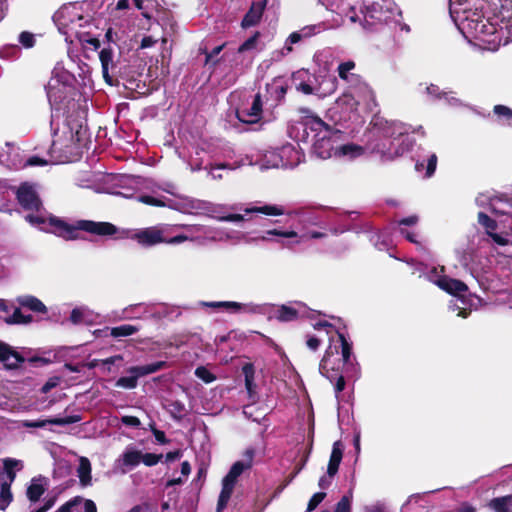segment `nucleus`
<instances>
[{
  "instance_id": "nucleus-12",
  "label": "nucleus",
  "mask_w": 512,
  "mask_h": 512,
  "mask_svg": "<svg viewBox=\"0 0 512 512\" xmlns=\"http://www.w3.org/2000/svg\"><path fill=\"white\" fill-rule=\"evenodd\" d=\"M255 456V450L248 448L243 454V459L235 462L230 468L228 474L222 480V490L219 495L217 510L220 512L223 510L230 500L232 492L238 477L245 471L252 467L253 459Z\"/></svg>"
},
{
  "instance_id": "nucleus-53",
  "label": "nucleus",
  "mask_w": 512,
  "mask_h": 512,
  "mask_svg": "<svg viewBox=\"0 0 512 512\" xmlns=\"http://www.w3.org/2000/svg\"><path fill=\"white\" fill-rule=\"evenodd\" d=\"M32 321L31 315H25L21 309L16 308L12 315L7 320L11 324H28Z\"/></svg>"
},
{
  "instance_id": "nucleus-13",
  "label": "nucleus",
  "mask_w": 512,
  "mask_h": 512,
  "mask_svg": "<svg viewBox=\"0 0 512 512\" xmlns=\"http://www.w3.org/2000/svg\"><path fill=\"white\" fill-rule=\"evenodd\" d=\"M416 270L421 274H424L430 282L436 284L440 289L448 292L451 295H458L461 292L468 291V287L464 282L443 275V267H441L440 270L436 267L428 270L426 265L419 263L416 266Z\"/></svg>"
},
{
  "instance_id": "nucleus-62",
  "label": "nucleus",
  "mask_w": 512,
  "mask_h": 512,
  "mask_svg": "<svg viewBox=\"0 0 512 512\" xmlns=\"http://www.w3.org/2000/svg\"><path fill=\"white\" fill-rule=\"evenodd\" d=\"M325 497H326L325 492L315 493L309 500L307 510L308 511L314 510L324 500Z\"/></svg>"
},
{
  "instance_id": "nucleus-3",
  "label": "nucleus",
  "mask_w": 512,
  "mask_h": 512,
  "mask_svg": "<svg viewBox=\"0 0 512 512\" xmlns=\"http://www.w3.org/2000/svg\"><path fill=\"white\" fill-rule=\"evenodd\" d=\"M246 214L261 213L267 216H281L287 214L292 223L289 229L274 228L264 232L261 239L280 244L283 248L295 249L300 244L310 239H318L325 236L324 233L311 230L312 226L318 224L317 218L306 211L297 210L286 212L283 205L265 204L262 206H251L244 209Z\"/></svg>"
},
{
  "instance_id": "nucleus-59",
  "label": "nucleus",
  "mask_w": 512,
  "mask_h": 512,
  "mask_svg": "<svg viewBox=\"0 0 512 512\" xmlns=\"http://www.w3.org/2000/svg\"><path fill=\"white\" fill-rule=\"evenodd\" d=\"M162 457V454L142 453L141 462L144 463L146 466L151 467L156 465L162 459Z\"/></svg>"
},
{
  "instance_id": "nucleus-29",
  "label": "nucleus",
  "mask_w": 512,
  "mask_h": 512,
  "mask_svg": "<svg viewBox=\"0 0 512 512\" xmlns=\"http://www.w3.org/2000/svg\"><path fill=\"white\" fill-rule=\"evenodd\" d=\"M203 154H205V151L203 148L200 147H193L192 151L189 152L188 155L183 153L182 151H178V155L180 158H182L188 165L191 171H199L201 169H208V166H203L204 158Z\"/></svg>"
},
{
  "instance_id": "nucleus-28",
  "label": "nucleus",
  "mask_w": 512,
  "mask_h": 512,
  "mask_svg": "<svg viewBox=\"0 0 512 512\" xmlns=\"http://www.w3.org/2000/svg\"><path fill=\"white\" fill-rule=\"evenodd\" d=\"M99 59L101 62L103 78L106 81V83L112 85L113 78L110 75V72H114L116 68L113 50L110 47L103 48L99 53Z\"/></svg>"
},
{
  "instance_id": "nucleus-45",
  "label": "nucleus",
  "mask_w": 512,
  "mask_h": 512,
  "mask_svg": "<svg viewBox=\"0 0 512 512\" xmlns=\"http://www.w3.org/2000/svg\"><path fill=\"white\" fill-rule=\"evenodd\" d=\"M260 33L256 32L253 36L248 38L238 49L239 53L243 52H258L264 48V45L259 40Z\"/></svg>"
},
{
  "instance_id": "nucleus-44",
  "label": "nucleus",
  "mask_w": 512,
  "mask_h": 512,
  "mask_svg": "<svg viewBox=\"0 0 512 512\" xmlns=\"http://www.w3.org/2000/svg\"><path fill=\"white\" fill-rule=\"evenodd\" d=\"M342 460V449L340 447V442H335L333 444L332 452L330 455L327 471L329 474H336L339 469V465Z\"/></svg>"
},
{
  "instance_id": "nucleus-23",
  "label": "nucleus",
  "mask_w": 512,
  "mask_h": 512,
  "mask_svg": "<svg viewBox=\"0 0 512 512\" xmlns=\"http://www.w3.org/2000/svg\"><path fill=\"white\" fill-rule=\"evenodd\" d=\"M97 512L96 504L90 499H83L79 496L60 506L55 512Z\"/></svg>"
},
{
  "instance_id": "nucleus-61",
  "label": "nucleus",
  "mask_w": 512,
  "mask_h": 512,
  "mask_svg": "<svg viewBox=\"0 0 512 512\" xmlns=\"http://www.w3.org/2000/svg\"><path fill=\"white\" fill-rule=\"evenodd\" d=\"M372 240L379 250L387 249L390 244L388 237L383 234L374 235Z\"/></svg>"
},
{
  "instance_id": "nucleus-14",
  "label": "nucleus",
  "mask_w": 512,
  "mask_h": 512,
  "mask_svg": "<svg viewBox=\"0 0 512 512\" xmlns=\"http://www.w3.org/2000/svg\"><path fill=\"white\" fill-rule=\"evenodd\" d=\"M174 227L170 224H160L136 230L130 238L144 247H152L161 243L169 244Z\"/></svg>"
},
{
  "instance_id": "nucleus-34",
  "label": "nucleus",
  "mask_w": 512,
  "mask_h": 512,
  "mask_svg": "<svg viewBox=\"0 0 512 512\" xmlns=\"http://www.w3.org/2000/svg\"><path fill=\"white\" fill-rule=\"evenodd\" d=\"M267 0L252 3L249 11L246 13L242 20V27L249 28L259 23L262 18Z\"/></svg>"
},
{
  "instance_id": "nucleus-42",
  "label": "nucleus",
  "mask_w": 512,
  "mask_h": 512,
  "mask_svg": "<svg viewBox=\"0 0 512 512\" xmlns=\"http://www.w3.org/2000/svg\"><path fill=\"white\" fill-rule=\"evenodd\" d=\"M52 73L53 75L50 80H55V84L63 85L64 87L70 86L74 80L73 75L59 63L54 67Z\"/></svg>"
},
{
  "instance_id": "nucleus-41",
  "label": "nucleus",
  "mask_w": 512,
  "mask_h": 512,
  "mask_svg": "<svg viewBox=\"0 0 512 512\" xmlns=\"http://www.w3.org/2000/svg\"><path fill=\"white\" fill-rule=\"evenodd\" d=\"M77 474L79 477L80 484L82 486L87 487L92 484L91 464H90V461L86 457H81L79 459Z\"/></svg>"
},
{
  "instance_id": "nucleus-38",
  "label": "nucleus",
  "mask_w": 512,
  "mask_h": 512,
  "mask_svg": "<svg viewBox=\"0 0 512 512\" xmlns=\"http://www.w3.org/2000/svg\"><path fill=\"white\" fill-rule=\"evenodd\" d=\"M142 452L133 448H127L118 460L125 469H132L141 463Z\"/></svg>"
},
{
  "instance_id": "nucleus-1",
  "label": "nucleus",
  "mask_w": 512,
  "mask_h": 512,
  "mask_svg": "<svg viewBox=\"0 0 512 512\" xmlns=\"http://www.w3.org/2000/svg\"><path fill=\"white\" fill-rule=\"evenodd\" d=\"M512 2L506 0H450V16L458 30L482 50L495 52L502 44L503 30L512 17Z\"/></svg>"
},
{
  "instance_id": "nucleus-4",
  "label": "nucleus",
  "mask_w": 512,
  "mask_h": 512,
  "mask_svg": "<svg viewBox=\"0 0 512 512\" xmlns=\"http://www.w3.org/2000/svg\"><path fill=\"white\" fill-rule=\"evenodd\" d=\"M355 63L346 61L338 66V75L345 81L347 87L330 109L336 122H347L357 117L359 106L372 109L375 106V95L370 86L362 78L353 73Z\"/></svg>"
},
{
  "instance_id": "nucleus-2",
  "label": "nucleus",
  "mask_w": 512,
  "mask_h": 512,
  "mask_svg": "<svg viewBox=\"0 0 512 512\" xmlns=\"http://www.w3.org/2000/svg\"><path fill=\"white\" fill-rule=\"evenodd\" d=\"M319 333L324 332L329 339V346L319 364V372L334 383L335 397L338 401L344 400L343 392L346 378H350L356 371L355 357L352 354L351 343L344 334L327 321H317L312 324Z\"/></svg>"
},
{
  "instance_id": "nucleus-19",
  "label": "nucleus",
  "mask_w": 512,
  "mask_h": 512,
  "mask_svg": "<svg viewBox=\"0 0 512 512\" xmlns=\"http://www.w3.org/2000/svg\"><path fill=\"white\" fill-rule=\"evenodd\" d=\"M16 195L19 204L25 210L40 211L42 204L34 185L28 183L20 185L17 189Z\"/></svg>"
},
{
  "instance_id": "nucleus-49",
  "label": "nucleus",
  "mask_w": 512,
  "mask_h": 512,
  "mask_svg": "<svg viewBox=\"0 0 512 512\" xmlns=\"http://www.w3.org/2000/svg\"><path fill=\"white\" fill-rule=\"evenodd\" d=\"M511 504L512 496H505L491 500L489 506L495 512H510Z\"/></svg>"
},
{
  "instance_id": "nucleus-57",
  "label": "nucleus",
  "mask_w": 512,
  "mask_h": 512,
  "mask_svg": "<svg viewBox=\"0 0 512 512\" xmlns=\"http://www.w3.org/2000/svg\"><path fill=\"white\" fill-rule=\"evenodd\" d=\"M18 41L24 48H32L35 44V37L32 33L23 31L20 33Z\"/></svg>"
},
{
  "instance_id": "nucleus-24",
  "label": "nucleus",
  "mask_w": 512,
  "mask_h": 512,
  "mask_svg": "<svg viewBox=\"0 0 512 512\" xmlns=\"http://www.w3.org/2000/svg\"><path fill=\"white\" fill-rule=\"evenodd\" d=\"M80 420V416L71 415L62 418H51L43 420H23L21 421V426L26 428H43L49 424L64 426L79 422Z\"/></svg>"
},
{
  "instance_id": "nucleus-7",
  "label": "nucleus",
  "mask_w": 512,
  "mask_h": 512,
  "mask_svg": "<svg viewBox=\"0 0 512 512\" xmlns=\"http://www.w3.org/2000/svg\"><path fill=\"white\" fill-rule=\"evenodd\" d=\"M53 20L66 42L73 43L74 38L94 50L99 48V40L90 34L92 17L86 13L79 3H70L61 7L53 16Z\"/></svg>"
},
{
  "instance_id": "nucleus-63",
  "label": "nucleus",
  "mask_w": 512,
  "mask_h": 512,
  "mask_svg": "<svg viewBox=\"0 0 512 512\" xmlns=\"http://www.w3.org/2000/svg\"><path fill=\"white\" fill-rule=\"evenodd\" d=\"M135 7L142 11L143 16L148 17L146 10L152 5L154 0H132Z\"/></svg>"
},
{
  "instance_id": "nucleus-54",
  "label": "nucleus",
  "mask_w": 512,
  "mask_h": 512,
  "mask_svg": "<svg viewBox=\"0 0 512 512\" xmlns=\"http://www.w3.org/2000/svg\"><path fill=\"white\" fill-rule=\"evenodd\" d=\"M138 385V378L135 374H130L129 376L120 377L116 381V386L124 389H134Z\"/></svg>"
},
{
  "instance_id": "nucleus-11",
  "label": "nucleus",
  "mask_w": 512,
  "mask_h": 512,
  "mask_svg": "<svg viewBox=\"0 0 512 512\" xmlns=\"http://www.w3.org/2000/svg\"><path fill=\"white\" fill-rule=\"evenodd\" d=\"M174 232L182 229L183 232L172 236L169 240L170 245H178L186 241L195 242L199 245H205L212 241L222 239L221 231L217 228L201 224H175Z\"/></svg>"
},
{
  "instance_id": "nucleus-43",
  "label": "nucleus",
  "mask_w": 512,
  "mask_h": 512,
  "mask_svg": "<svg viewBox=\"0 0 512 512\" xmlns=\"http://www.w3.org/2000/svg\"><path fill=\"white\" fill-rule=\"evenodd\" d=\"M18 302L22 307H26L31 311L37 313H45L46 306L36 297L34 296H22L18 298Z\"/></svg>"
},
{
  "instance_id": "nucleus-5",
  "label": "nucleus",
  "mask_w": 512,
  "mask_h": 512,
  "mask_svg": "<svg viewBox=\"0 0 512 512\" xmlns=\"http://www.w3.org/2000/svg\"><path fill=\"white\" fill-rule=\"evenodd\" d=\"M370 134L374 140L369 148L372 152L379 153L383 158L392 160L408 152L414 140L409 136L410 127L396 122L388 121L381 117H375L371 122Z\"/></svg>"
},
{
  "instance_id": "nucleus-18",
  "label": "nucleus",
  "mask_w": 512,
  "mask_h": 512,
  "mask_svg": "<svg viewBox=\"0 0 512 512\" xmlns=\"http://www.w3.org/2000/svg\"><path fill=\"white\" fill-rule=\"evenodd\" d=\"M190 207L196 211H203L206 215L215 218L219 221L226 222H241L244 221V215L239 213L225 214L224 207L220 205H214L202 201H191Z\"/></svg>"
},
{
  "instance_id": "nucleus-40",
  "label": "nucleus",
  "mask_w": 512,
  "mask_h": 512,
  "mask_svg": "<svg viewBox=\"0 0 512 512\" xmlns=\"http://www.w3.org/2000/svg\"><path fill=\"white\" fill-rule=\"evenodd\" d=\"M22 468V462L16 459L7 458L4 460V473L1 482L11 485L15 480V470Z\"/></svg>"
},
{
  "instance_id": "nucleus-47",
  "label": "nucleus",
  "mask_w": 512,
  "mask_h": 512,
  "mask_svg": "<svg viewBox=\"0 0 512 512\" xmlns=\"http://www.w3.org/2000/svg\"><path fill=\"white\" fill-rule=\"evenodd\" d=\"M139 331V327L130 324H124L110 329V335L114 338H122L134 335Z\"/></svg>"
},
{
  "instance_id": "nucleus-37",
  "label": "nucleus",
  "mask_w": 512,
  "mask_h": 512,
  "mask_svg": "<svg viewBox=\"0 0 512 512\" xmlns=\"http://www.w3.org/2000/svg\"><path fill=\"white\" fill-rule=\"evenodd\" d=\"M46 92L51 106H55L66 97L67 87L55 84V80H50L46 87Z\"/></svg>"
},
{
  "instance_id": "nucleus-36",
  "label": "nucleus",
  "mask_w": 512,
  "mask_h": 512,
  "mask_svg": "<svg viewBox=\"0 0 512 512\" xmlns=\"http://www.w3.org/2000/svg\"><path fill=\"white\" fill-rule=\"evenodd\" d=\"M149 313V306L145 303L132 304L124 308L118 319H140Z\"/></svg>"
},
{
  "instance_id": "nucleus-21",
  "label": "nucleus",
  "mask_w": 512,
  "mask_h": 512,
  "mask_svg": "<svg viewBox=\"0 0 512 512\" xmlns=\"http://www.w3.org/2000/svg\"><path fill=\"white\" fill-rule=\"evenodd\" d=\"M277 152L280 168H294L303 159L302 153L294 144L287 143L277 148Z\"/></svg>"
},
{
  "instance_id": "nucleus-6",
  "label": "nucleus",
  "mask_w": 512,
  "mask_h": 512,
  "mask_svg": "<svg viewBox=\"0 0 512 512\" xmlns=\"http://www.w3.org/2000/svg\"><path fill=\"white\" fill-rule=\"evenodd\" d=\"M50 148L51 161L73 162L81 157L86 141V115L84 111L68 115L62 127L53 133Z\"/></svg>"
},
{
  "instance_id": "nucleus-56",
  "label": "nucleus",
  "mask_w": 512,
  "mask_h": 512,
  "mask_svg": "<svg viewBox=\"0 0 512 512\" xmlns=\"http://www.w3.org/2000/svg\"><path fill=\"white\" fill-rule=\"evenodd\" d=\"M352 494L344 495L336 504L335 512H351Z\"/></svg>"
},
{
  "instance_id": "nucleus-60",
  "label": "nucleus",
  "mask_w": 512,
  "mask_h": 512,
  "mask_svg": "<svg viewBox=\"0 0 512 512\" xmlns=\"http://www.w3.org/2000/svg\"><path fill=\"white\" fill-rule=\"evenodd\" d=\"M323 6L331 11H336L338 14H344L347 12L344 9L340 10V3L342 0H318Z\"/></svg>"
},
{
  "instance_id": "nucleus-25",
  "label": "nucleus",
  "mask_w": 512,
  "mask_h": 512,
  "mask_svg": "<svg viewBox=\"0 0 512 512\" xmlns=\"http://www.w3.org/2000/svg\"><path fill=\"white\" fill-rule=\"evenodd\" d=\"M308 315V309L303 304H296L295 306L282 305L278 307L275 312V317L284 322L292 321L298 317Z\"/></svg>"
},
{
  "instance_id": "nucleus-46",
  "label": "nucleus",
  "mask_w": 512,
  "mask_h": 512,
  "mask_svg": "<svg viewBox=\"0 0 512 512\" xmlns=\"http://www.w3.org/2000/svg\"><path fill=\"white\" fill-rule=\"evenodd\" d=\"M243 165H245L244 159H241L240 161H236L234 163L225 162V163H221V164H218V165H215V166L210 165V167H209V175L213 179H221L222 175L220 173H217L218 170H222V169L234 170V169H236V168H238L240 166H243Z\"/></svg>"
},
{
  "instance_id": "nucleus-32",
  "label": "nucleus",
  "mask_w": 512,
  "mask_h": 512,
  "mask_svg": "<svg viewBox=\"0 0 512 512\" xmlns=\"http://www.w3.org/2000/svg\"><path fill=\"white\" fill-rule=\"evenodd\" d=\"M364 154V148L362 146L353 143H343V137L338 142L335 157L343 160H354Z\"/></svg>"
},
{
  "instance_id": "nucleus-22",
  "label": "nucleus",
  "mask_w": 512,
  "mask_h": 512,
  "mask_svg": "<svg viewBox=\"0 0 512 512\" xmlns=\"http://www.w3.org/2000/svg\"><path fill=\"white\" fill-rule=\"evenodd\" d=\"M478 222L486 229L487 234L492 238V240L498 245L504 246L509 243V240L506 236L495 233V230L500 227L499 219L493 220L487 214L483 212H479L478 214Z\"/></svg>"
},
{
  "instance_id": "nucleus-33",
  "label": "nucleus",
  "mask_w": 512,
  "mask_h": 512,
  "mask_svg": "<svg viewBox=\"0 0 512 512\" xmlns=\"http://www.w3.org/2000/svg\"><path fill=\"white\" fill-rule=\"evenodd\" d=\"M320 31V26L312 25L305 26L299 31H295L289 35L285 42V46L283 50L286 53H290L292 51V45L300 42L302 39L309 38Z\"/></svg>"
},
{
  "instance_id": "nucleus-30",
  "label": "nucleus",
  "mask_w": 512,
  "mask_h": 512,
  "mask_svg": "<svg viewBox=\"0 0 512 512\" xmlns=\"http://www.w3.org/2000/svg\"><path fill=\"white\" fill-rule=\"evenodd\" d=\"M278 152L276 149H271L265 151L259 159L253 160L246 157L245 165H259L261 169H271V168H280V164L278 163Z\"/></svg>"
},
{
  "instance_id": "nucleus-58",
  "label": "nucleus",
  "mask_w": 512,
  "mask_h": 512,
  "mask_svg": "<svg viewBox=\"0 0 512 512\" xmlns=\"http://www.w3.org/2000/svg\"><path fill=\"white\" fill-rule=\"evenodd\" d=\"M195 375L205 383H211L216 379V377L203 366L196 368Z\"/></svg>"
},
{
  "instance_id": "nucleus-35",
  "label": "nucleus",
  "mask_w": 512,
  "mask_h": 512,
  "mask_svg": "<svg viewBox=\"0 0 512 512\" xmlns=\"http://www.w3.org/2000/svg\"><path fill=\"white\" fill-rule=\"evenodd\" d=\"M99 317L87 307H78L72 310L70 320L74 324H93Z\"/></svg>"
},
{
  "instance_id": "nucleus-52",
  "label": "nucleus",
  "mask_w": 512,
  "mask_h": 512,
  "mask_svg": "<svg viewBox=\"0 0 512 512\" xmlns=\"http://www.w3.org/2000/svg\"><path fill=\"white\" fill-rule=\"evenodd\" d=\"M11 485L1 482L0 489V509L5 510L12 501Z\"/></svg>"
},
{
  "instance_id": "nucleus-16",
  "label": "nucleus",
  "mask_w": 512,
  "mask_h": 512,
  "mask_svg": "<svg viewBox=\"0 0 512 512\" xmlns=\"http://www.w3.org/2000/svg\"><path fill=\"white\" fill-rule=\"evenodd\" d=\"M115 185L123 189V191H113V194L131 198L135 192L143 188H150L151 181L140 176L119 175L114 177Z\"/></svg>"
},
{
  "instance_id": "nucleus-17",
  "label": "nucleus",
  "mask_w": 512,
  "mask_h": 512,
  "mask_svg": "<svg viewBox=\"0 0 512 512\" xmlns=\"http://www.w3.org/2000/svg\"><path fill=\"white\" fill-rule=\"evenodd\" d=\"M263 101L260 94L250 96L247 103L236 109V116L243 123H257L262 117Z\"/></svg>"
},
{
  "instance_id": "nucleus-9",
  "label": "nucleus",
  "mask_w": 512,
  "mask_h": 512,
  "mask_svg": "<svg viewBox=\"0 0 512 512\" xmlns=\"http://www.w3.org/2000/svg\"><path fill=\"white\" fill-rule=\"evenodd\" d=\"M362 19L357 15L353 7H349L345 13V17L350 22L355 23L360 21L362 26L367 29H373L378 24L387 23L398 14L395 4L390 0H382L381 2H373L365 5L364 10H361Z\"/></svg>"
},
{
  "instance_id": "nucleus-8",
  "label": "nucleus",
  "mask_w": 512,
  "mask_h": 512,
  "mask_svg": "<svg viewBox=\"0 0 512 512\" xmlns=\"http://www.w3.org/2000/svg\"><path fill=\"white\" fill-rule=\"evenodd\" d=\"M298 140L311 144L312 153L320 159L335 157L338 142L343 134L334 130L320 118L315 116L305 117L298 127Z\"/></svg>"
},
{
  "instance_id": "nucleus-20",
  "label": "nucleus",
  "mask_w": 512,
  "mask_h": 512,
  "mask_svg": "<svg viewBox=\"0 0 512 512\" xmlns=\"http://www.w3.org/2000/svg\"><path fill=\"white\" fill-rule=\"evenodd\" d=\"M437 160L435 153L420 148L414 158L416 172L423 174V178L432 177L436 170Z\"/></svg>"
},
{
  "instance_id": "nucleus-55",
  "label": "nucleus",
  "mask_w": 512,
  "mask_h": 512,
  "mask_svg": "<svg viewBox=\"0 0 512 512\" xmlns=\"http://www.w3.org/2000/svg\"><path fill=\"white\" fill-rule=\"evenodd\" d=\"M499 226L503 230L502 233L507 237L512 234V214L502 212L499 219Z\"/></svg>"
},
{
  "instance_id": "nucleus-15",
  "label": "nucleus",
  "mask_w": 512,
  "mask_h": 512,
  "mask_svg": "<svg viewBox=\"0 0 512 512\" xmlns=\"http://www.w3.org/2000/svg\"><path fill=\"white\" fill-rule=\"evenodd\" d=\"M201 307H209L213 309H222L223 311L230 314H265L268 310L267 304H256V303H240L236 301H212L199 302Z\"/></svg>"
},
{
  "instance_id": "nucleus-39",
  "label": "nucleus",
  "mask_w": 512,
  "mask_h": 512,
  "mask_svg": "<svg viewBox=\"0 0 512 512\" xmlns=\"http://www.w3.org/2000/svg\"><path fill=\"white\" fill-rule=\"evenodd\" d=\"M46 491L45 478H33L27 488V498L31 502H37Z\"/></svg>"
},
{
  "instance_id": "nucleus-64",
  "label": "nucleus",
  "mask_w": 512,
  "mask_h": 512,
  "mask_svg": "<svg viewBox=\"0 0 512 512\" xmlns=\"http://www.w3.org/2000/svg\"><path fill=\"white\" fill-rule=\"evenodd\" d=\"M321 341L322 338L320 336L307 335L306 345L310 350L316 351L319 348Z\"/></svg>"
},
{
  "instance_id": "nucleus-26",
  "label": "nucleus",
  "mask_w": 512,
  "mask_h": 512,
  "mask_svg": "<svg viewBox=\"0 0 512 512\" xmlns=\"http://www.w3.org/2000/svg\"><path fill=\"white\" fill-rule=\"evenodd\" d=\"M316 95L320 98L331 95L337 88V79L334 75L324 74L315 77Z\"/></svg>"
},
{
  "instance_id": "nucleus-27",
  "label": "nucleus",
  "mask_w": 512,
  "mask_h": 512,
  "mask_svg": "<svg viewBox=\"0 0 512 512\" xmlns=\"http://www.w3.org/2000/svg\"><path fill=\"white\" fill-rule=\"evenodd\" d=\"M417 223L418 217L416 215H411L409 217L403 218L400 221H398V231L409 242L414 243L416 245H421V242L418 240L419 234L416 231L410 229Z\"/></svg>"
},
{
  "instance_id": "nucleus-50",
  "label": "nucleus",
  "mask_w": 512,
  "mask_h": 512,
  "mask_svg": "<svg viewBox=\"0 0 512 512\" xmlns=\"http://www.w3.org/2000/svg\"><path fill=\"white\" fill-rule=\"evenodd\" d=\"M137 200L141 203H144L146 205H150V206H157V207H164V206H169L170 207V204L166 202V198L165 197H155V196H151V195H141L137 198Z\"/></svg>"
},
{
  "instance_id": "nucleus-31",
  "label": "nucleus",
  "mask_w": 512,
  "mask_h": 512,
  "mask_svg": "<svg viewBox=\"0 0 512 512\" xmlns=\"http://www.w3.org/2000/svg\"><path fill=\"white\" fill-rule=\"evenodd\" d=\"M0 361L10 369L17 368L24 358L11 346L6 343L0 342Z\"/></svg>"
},
{
  "instance_id": "nucleus-48",
  "label": "nucleus",
  "mask_w": 512,
  "mask_h": 512,
  "mask_svg": "<svg viewBox=\"0 0 512 512\" xmlns=\"http://www.w3.org/2000/svg\"><path fill=\"white\" fill-rule=\"evenodd\" d=\"M494 114L503 125L512 126V109L505 105H496L493 109Z\"/></svg>"
},
{
  "instance_id": "nucleus-10",
  "label": "nucleus",
  "mask_w": 512,
  "mask_h": 512,
  "mask_svg": "<svg viewBox=\"0 0 512 512\" xmlns=\"http://www.w3.org/2000/svg\"><path fill=\"white\" fill-rule=\"evenodd\" d=\"M50 224L53 226L55 234L67 240L76 239L78 230L100 236H111L117 232V227L109 222L80 220L75 226H72L62 220L50 218Z\"/></svg>"
},
{
  "instance_id": "nucleus-51",
  "label": "nucleus",
  "mask_w": 512,
  "mask_h": 512,
  "mask_svg": "<svg viewBox=\"0 0 512 512\" xmlns=\"http://www.w3.org/2000/svg\"><path fill=\"white\" fill-rule=\"evenodd\" d=\"M465 292H461L460 294L458 295H454L455 297H457L456 300H453L449 306V308L452 310V311H456V310H459L458 312V316H461L463 318H466L468 316V312L466 310V308H461L459 306V303H461L462 305L466 306L468 303L465 299V295H464Z\"/></svg>"
}]
</instances>
